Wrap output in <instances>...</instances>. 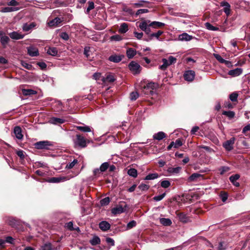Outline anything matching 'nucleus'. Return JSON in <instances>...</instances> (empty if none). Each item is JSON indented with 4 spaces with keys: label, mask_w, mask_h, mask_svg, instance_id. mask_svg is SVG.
Instances as JSON below:
<instances>
[{
    "label": "nucleus",
    "mask_w": 250,
    "mask_h": 250,
    "mask_svg": "<svg viewBox=\"0 0 250 250\" xmlns=\"http://www.w3.org/2000/svg\"><path fill=\"white\" fill-rule=\"evenodd\" d=\"M74 146L75 148H80L85 147L87 143L84 137L80 134H77L73 139Z\"/></svg>",
    "instance_id": "nucleus-1"
},
{
    "label": "nucleus",
    "mask_w": 250,
    "mask_h": 250,
    "mask_svg": "<svg viewBox=\"0 0 250 250\" xmlns=\"http://www.w3.org/2000/svg\"><path fill=\"white\" fill-rule=\"evenodd\" d=\"M176 61V59L172 56H169L168 59L164 58L162 59L163 63L162 65L159 66V68L161 70H165L168 66L174 63Z\"/></svg>",
    "instance_id": "nucleus-2"
},
{
    "label": "nucleus",
    "mask_w": 250,
    "mask_h": 250,
    "mask_svg": "<svg viewBox=\"0 0 250 250\" xmlns=\"http://www.w3.org/2000/svg\"><path fill=\"white\" fill-rule=\"evenodd\" d=\"M150 21L149 20L143 21L139 25V28L149 36L151 34L150 27H152V25H150Z\"/></svg>",
    "instance_id": "nucleus-3"
},
{
    "label": "nucleus",
    "mask_w": 250,
    "mask_h": 250,
    "mask_svg": "<svg viewBox=\"0 0 250 250\" xmlns=\"http://www.w3.org/2000/svg\"><path fill=\"white\" fill-rule=\"evenodd\" d=\"M128 67L134 74H139L141 71V67L140 64L134 61H132L129 63Z\"/></svg>",
    "instance_id": "nucleus-4"
},
{
    "label": "nucleus",
    "mask_w": 250,
    "mask_h": 250,
    "mask_svg": "<svg viewBox=\"0 0 250 250\" xmlns=\"http://www.w3.org/2000/svg\"><path fill=\"white\" fill-rule=\"evenodd\" d=\"M37 25V23L35 22L30 23H25L22 25V29L24 32L30 33L34 29L36 28Z\"/></svg>",
    "instance_id": "nucleus-5"
},
{
    "label": "nucleus",
    "mask_w": 250,
    "mask_h": 250,
    "mask_svg": "<svg viewBox=\"0 0 250 250\" xmlns=\"http://www.w3.org/2000/svg\"><path fill=\"white\" fill-rule=\"evenodd\" d=\"M50 145V142L47 141H40L35 144V147L39 149H48Z\"/></svg>",
    "instance_id": "nucleus-6"
},
{
    "label": "nucleus",
    "mask_w": 250,
    "mask_h": 250,
    "mask_svg": "<svg viewBox=\"0 0 250 250\" xmlns=\"http://www.w3.org/2000/svg\"><path fill=\"white\" fill-rule=\"evenodd\" d=\"M235 142V138H232L230 140L224 142L223 144V147L227 151H230L233 148V145Z\"/></svg>",
    "instance_id": "nucleus-7"
},
{
    "label": "nucleus",
    "mask_w": 250,
    "mask_h": 250,
    "mask_svg": "<svg viewBox=\"0 0 250 250\" xmlns=\"http://www.w3.org/2000/svg\"><path fill=\"white\" fill-rule=\"evenodd\" d=\"M195 76V72L193 70L186 71L184 74L185 80L188 82L192 81L194 79Z\"/></svg>",
    "instance_id": "nucleus-8"
},
{
    "label": "nucleus",
    "mask_w": 250,
    "mask_h": 250,
    "mask_svg": "<svg viewBox=\"0 0 250 250\" xmlns=\"http://www.w3.org/2000/svg\"><path fill=\"white\" fill-rule=\"evenodd\" d=\"M150 4L149 1L144 0H139L137 2L132 3V5L136 8L138 7H148L150 6L148 5Z\"/></svg>",
    "instance_id": "nucleus-9"
},
{
    "label": "nucleus",
    "mask_w": 250,
    "mask_h": 250,
    "mask_svg": "<svg viewBox=\"0 0 250 250\" xmlns=\"http://www.w3.org/2000/svg\"><path fill=\"white\" fill-rule=\"evenodd\" d=\"M203 179V175L198 173H194L188 177V180L189 182H197Z\"/></svg>",
    "instance_id": "nucleus-10"
},
{
    "label": "nucleus",
    "mask_w": 250,
    "mask_h": 250,
    "mask_svg": "<svg viewBox=\"0 0 250 250\" xmlns=\"http://www.w3.org/2000/svg\"><path fill=\"white\" fill-rule=\"evenodd\" d=\"M100 229L104 231L108 230L110 228V224L106 221H103L99 223Z\"/></svg>",
    "instance_id": "nucleus-11"
},
{
    "label": "nucleus",
    "mask_w": 250,
    "mask_h": 250,
    "mask_svg": "<svg viewBox=\"0 0 250 250\" xmlns=\"http://www.w3.org/2000/svg\"><path fill=\"white\" fill-rule=\"evenodd\" d=\"M124 57L123 55H112L108 58V60L115 63L119 62Z\"/></svg>",
    "instance_id": "nucleus-12"
},
{
    "label": "nucleus",
    "mask_w": 250,
    "mask_h": 250,
    "mask_svg": "<svg viewBox=\"0 0 250 250\" xmlns=\"http://www.w3.org/2000/svg\"><path fill=\"white\" fill-rule=\"evenodd\" d=\"M28 54L31 57H35L39 55V51L37 48L33 46H29L27 48Z\"/></svg>",
    "instance_id": "nucleus-13"
},
{
    "label": "nucleus",
    "mask_w": 250,
    "mask_h": 250,
    "mask_svg": "<svg viewBox=\"0 0 250 250\" xmlns=\"http://www.w3.org/2000/svg\"><path fill=\"white\" fill-rule=\"evenodd\" d=\"M221 6L224 7V12L227 16H229L230 12V4L227 1H223L221 3Z\"/></svg>",
    "instance_id": "nucleus-14"
},
{
    "label": "nucleus",
    "mask_w": 250,
    "mask_h": 250,
    "mask_svg": "<svg viewBox=\"0 0 250 250\" xmlns=\"http://www.w3.org/2000/svg\"><path fill=\"white\" fill-rule=\"evenodd\" d=\"M14 133L17 139L19 140H21L22 139L23 135L21 133V128L20 126H16L14 127Z\"/></svg>",
    "instance_id": "nucleus-15"
},
{
    "label": "nucleus",
    "mask_w": 250,
    "mask_h": 250,
    "mask_svg": "<svg viewBox=\"0 0 250 250\" xmlns=\"http://www.w3.org/2000/svg\"><path fill=\"white\" fill-rule=\"evenodd\" d=\"M62 21V19L58 17L55 18L48 22L50 26L56 27Z\"/></svg>",
    "instance_id": "nucleus-16"
},
{
    "label": "nucleus",
    "mask_w": 250,
    "mask_h": 250,
    "mask_svg": "<svg viewBox=\"0 0 250 250\" xmlns=\"http://www.w3.org/2000/svg\"><path fill=\"white\" fill-rule=\"evenodd\" d=\"M10 37L13 40H20L24 38V35L16 31L9 33Z\"/></svg>",
    "instance_id": "nucleus-17"
},
{
    "label": "nucleus",
    "mask_w": 250,
    "mask_h": 250,
    "mask_svg": "<svg viewBox=\"0 0 250 250\" xmlns=\"http://www.w3.org/2000/svg\"><path fill=\"white\" fill-rule=\"evenodd\" d=\"M242 73V69L241 68H236L235 69L230 70L229 71L228 74L233 76H238L241 74Z\"/></svg>",
    "instance_id": "nucleus-18"
},
{
    "label": "nucleus",
    "mask_w": 250,
    "mask_h": 250,
    "mask_svg": "<svg viewBox=\"0 0 250 250\" xmlns=\"http://www.w3.org/2000/svg\"><path fill=\"white\" fill-rule=\"evenodd\" d=\"M125 209L122 206H118L116 207L113 208L111 209V213L114 215L121 214L125 212Z\"/></svg>",
    "instance_id": "nucleus-19"
},
{
    "label": "nucleus",
    "mask_w": 250,
    "mask_h": 250,
    "mask_svg": "<svg viewBox=\"0 0 250 250\" xmlns=\"http://www.w3.org/2000/svg\"><path fill=\"white\" fill-rule=\"evenodd\" d=\"M192 39V37L187 33H184L179 35L178 40L181 41H189Z\"/></svg>",
    "instance_id": "nucleus-20"
},
{
    "label": "nucleus",
    "mask_w": 250,
    "mask_h": 250,
    "mask_svg": "<svg viewBox=\"0 0 250 250\" xmlns=\"http://www.w3.org/2000/svg\"><path fill=\"white\" fill-rule=\"evenodd\" d=\"M67 180L65 177H52L48 180L49 183H57L61 182H63Z\"/></svg>",
    "instance_id": "nucleus-21"
},
{
    "label": "nucleus",
    "mask_w": 250,
    "mask_h": 250,
    "mask_svg": "<svg viewBox=\"0 0 250 250\" xmlns=\"http://www.w3.org/2000/svg\"><path fill=\"white\" fill-rule=\"evenodd\" d=\"M166 137V134L163 131H159L153 135V138L158 141L162 140Z\"/></svg>",
    "instance_id": "nucleus-22"
},
{
    "label": "nucleus",
    "mask_w": 250,
    "mask_h": 250,
    "mask_svg": "<svg viewBox=\"0 0 250 250\" xmlns=\"http://www.w3.org/2000/svg\"><path fill=\"white\" fill-rule=\"evenodd\" d=\"M5 222L12 227H15L18 224V221L10 217H6L5 219Z\"/></svg>",
    "instance_id": "nucleus-23"
},
{
    "label": "nucleus",
    "mask_w": 250,
    "mask_h": 250,
    "mask_svg": "<svg viewBox=\"0 0 250 250\" xmlns=\"http://www.w3.org/2000/svg\"><path fill=\"white\" fill-rule=\"evenodd\" d=\"M181 170V167H169L167 169V171L170 174H175L179 173Z\"/></svg>",
    "instance_id": "nucleus-24"
},
{
    "label": "nucleus",
    "mask_w": 250,
    "mask_h": 250,
    "mask_svg": "<svg viewBox=\"0 0 250 250\" xmlns=\"http://www.w3.org/2000/svg\"><path fill=\"white\" fill-rule=\"evenodd\" d=\"M177 216L179 220L183 223H187L189 221V218L187 215L184 213H179L177 214Z\"/></svg>",
    "instance_id": "nucleus-25"
},
{
    "label": "nucleus",
    "mask_w": 250,
    "mask_h": 250,
    "mask_svg": "<svg viewBox=\"0 0 250 250\" xmlns=\"http://www.w3.org/2000/svg\"><path fill=\"white\" fill-rule=\"evenodd\" d=\"M136 53V51L132 48H129L126 50V56L128 59L133 58Z\"/></svg>",
    "instance_id": "nucleus-26"
},
{
    "label": "nucleus",
    "mask_w": 250,
    "mask_h": 250,
    "mask_svg": "<svg viewBox=\"0 0 250 250\" xmlns=\"http://www.w3.org/2000/svg\"><path fill=\"white\" fill-rule=\"evenodd\" d=\"M163 33V31L159 30L156 33H153L150 34L149 35V39L147 41H148L149 40H151L153 38H155L157 40H159V37L162 35Z\"/></svg>",
    "instance_id": "nucleus-27"
},
{
    "label": "nucleus",
    "mask_w": 250,
    "mask_h": 250,
    "mask_svg": "<svg viewBox=\"0 0 250 250\" xmlns=\"http://www.w3.org/2000/svg\"><path fill=\"white\" fill-rule=\"evenodd\" d=\"M58 51L57 48L55 47H50L48 48L47 53L52 56H56L58 55Z\"/></svg>",
    "instance_id": "nucleus-28"
},
{
    "label": "nucleus",
    "mask_w": 250,
    "mask_h": 250,
    "mask_svg": "<svg viewBox=\"0 0 250 250\" xmlns=\"http://www.w3.org/2000/svg\"><path fill=\"white\" fill-rule=\"evenodd\" d=\"M103 80L104 83H113L115 81V78L113 75L109 74L104 78Z\"/></svg>",
    "instance_id": "nucleus-29"
},
{
    "label": "nucleus",
    "mask_w": 250,
    "mask_h": 250,
    "mask_svg": "<svg viewBox=\"0 0 250 250\" xmlns=\"http://www.w3.org/2000/svg\"><path fill=\"white\" fill-rule=\"evenodd\" d=\"M160 222L161 224L165 226H170L172 224V221L169 218H160Z\"/></svg>",
    "instance_id": "nucleus-30"
},
{
    "label": "nucleus",
    "mask_w": 250,
    "mask_h": 250,
    "mask_svg": "<svg viewBox=\"0 0 250 250\" xmlns=\"http://www.w3.org/2000/svg\"><path fill=\"white\" fill-rule=\"evenodd\" d=\"M19 10L18 7H5L1 9V12L3 13L11 12L13 11H16Z\"/></svg>",
    "instance_id": "nucleus-31"
},
{
    "label": "nucleus",
    "mask_w": 250,
    "mask_h": 250,
    "mask_svg": "<svg viewBox=\"0 0 250 250\" xmlns=\"http://www.w3.org/2000/svg\"><path fill=\"white\" fill-rule=\"evenodd\" d=\"M9 41V38L7 36H2L0 37V42L4 48L6 47Z\"/></svg>",
    "instance_id": "nucleus-32"
},
{
    "label": "nucleus",
    "mask_w": 250,
    "mask_h": 250,
    "mask_svg": "<svg viewBox=\"0 0 250 250\" xmlns=\"http://www.w3.org/2000/svg\"><path fill=\"white\" fill-rule=\"evenodd\" d=\"M157 84L156 83L150 82L148 83L146 86H144L145 89H150V93H152V90H153L156 88Z\"/></svg>",
    "instance_id": "nucleus-33"
},
{
    "label": "nucleus",
    "mask_w": 250,
    "mask_h": 250,
    "mask_svg": "<svg viewBox=\"0 0 250 250\" xmlns=\"http://www.w3.org/2000/svg\"><path fill=\"white\" fill-rule=\"evenodd\" d=\"M76 127L79 130L83 132H89L91 131V128L89 126H77Z\"/></svg>",
    "instance_id": "nucleus-34"
},
{
    "label": "nucleus",
    "mask_w": 250,
    "mask_h": 250,
    "mask_svg": "<svg viewBox=\"0 0 250 250\" xmlns=\"http://www.w3.org/2000/svg\"><path fill=\"white\" fill-rule=\"evenodd\" d=\"M100 239L97 236H94L93 238L90 240V243L92 246H96L100 243Z\"/></svg>",
    "instance_id": "nucleus-35"
},
{
    "label": "nucleus",
    "mask_w": 250,
    "mask_h": 250,
    "mask_svg": "<svg viewBox=\"0 0 250 250\" xmlns=\"http://www.w3.org/2000/svg\"><path fill=\"white\" fill-rule=\"evenodd\" d=\"M128 30V25L126 23H123L121 24L119 32L121 33H125Z\"/></svg>",
    "instance_id": "nucleus-36"
},
{
    "label": "nucleus",
    "mask_w": 250,
    "mask_h": 250,
    "mask_svg": "<svg viewBox=\"0 0 250 250\" xmlns=\"http://www.w3.org/2000/svg\"><path fill=\"white\" fill-rule=\"evenodd\" d=\"M50 122L53 124H62L64 122V120L61 118L53 117L51 118Z\"/></svg>",
    "instance_id": "nucleus-37"
},
{
    "label": "nucleus",
    "mask_w": 250,
    "mask_h": 250,
    "mask_svg": "<svg viewBox=\"0 0 250 250\" xmlns=\"http://www.w3.org/2000/svg\"><path fill=\"white\" fill-rule=\"evenodd\" d=\"M165 24L163 22H159V21H152L150 22V25H152V27L156 28L157 27H161L164 26Z\"/></svg>",
    "instance_id": "nucleus-38"
},
{
    "label": "nucleus",
    "mask_w": 250,
    "mask_h": 250,
    "mask_svg": "<svg viewBox=\"0 0 250 250\" xmlns=\"http://www.w3.org/2000/svg\"><path fill=\"white\" fill-rule=\"evenodd\" d=\"M22 94L25 96L32 95L36 94V91L29 89H23L22 90Z\"/></svg>",
    "instance_id": "nucleus-39"
},
{
    "label": "nucleus",
    "mask_w": 250,
    "mask_h": 250,
    "mask_svg": "<svg viewBox=\"0 0 250 250\" xmlns=\"http://www.w3.org/2000/svg\"><path fill=\"white\" fill-rule=\"evenodd\" d=\"M159 177V175L158 173H151L147 175L145 178V180H154L155 179H157Z\"/></svg>",
    "instance_id": "nucleus-40"
},
{
    "label": "nucleus",
    "mask_w": 250,
    "mask_h": 250,
    "mask_svg": "<svg viewBox=\"0 0 250 250\" xmlns=\"http://www.w3.org/2000/svg\"><path fill=\"white\" fill-rule=\"evenodd\" d=\"M222 114L227 116L229 119H232L235 116V113L232 111H224Z\"/></svg>",
    "instance_id": "nucleus-41"
},
{
    "label": "nucleus",
    "mask_w": 250,
    "mask_h": 250,
    "mask_svg": "<svg viewBox=\"0 0 250 250\" xmlns=\"http://www.w3.org/2000/svg\"><path fill=\"white\" fill-rule=\"evenodd\" d=\"M127 173L133 178H136L137 176V171L135 168H130L128 169Z\"/></svg>",
    "instance_id": "nucleus-42"
},
{
    "label": "nucleus",
    "mask_w": 250,
    "mask_h": 250,
    "mask_svg": "<svg viewBox=\"0 0 250 250\" xmlns=\"http://www.w3.org/2000/svg\"><path fill=\"white\" fill-rule=\"evenodd\" d=\"M205 25L206 28L209 30L217 31L219 30V28L218 27L213 26L209 22H206Z\"/></svg>",
    "instance_id": "nucleus-43"
},
{
    "label": "nucleus",
    "mask_w": 250,
    "mask_h": 250,
    "mask_svg": "<svg viewBox=\"0 0 250 250\" xmlns=\"http://www.w3.org/2000/svg\"><path fill=\"white\" fill-rule=\"evenodd\" d=\"M170 185V182L168 180H165L161 182V186L165 188H168Z\"/></svg>",
    "instance_id": "nucleus-44"
},
{
    "label": "nucleus",
    "mask_w": 250,
    "mask_h": 250,
    "mask_svg": "<svg viewBox=\"0 0 250 250\" xmlns=\"http://www.w3.org/2000/svg\"><path fill=\"white\" fill-rule=\"evenodd\" d=\"M110 201V200L109 197H106L102 199L100 201V204L102 206H106L109 204Z\"/></svg>",
    "instance_id": "nucleus-45"
},
{
    "label": "nucleus",
    "mask_w": 250,
    "mask_h": 250,
    "mask_svg": "<svg viewBox=\"0 0 250 250\" xmlns=\"http://www.w3.org/2000/svg\"><path fill=\"white\" fill-rule=\"evenodd\" d=\"M40 250H54L50 243L45 244L40 249Z\"/></svg>",
    "instance_id": "nucleus-46"
},
{
    "label": "nucleus",
    "mask_w": 250,
    "mask_h": 250,
    "mask_svg": "<svg viewBox=\"0 0 250 250\" xmlns=\"http://www.w3.org/2000/svg\"><path fill=\"white\" fill-rule=\"evenodd\" d=\"M78 163V160L76 159H74L72 162L68 163L66 166V168L67 169H71Z\"/></svg>",
    "instance_id": "nucleus-47"
},
{
    "label": "nucleus",
    "mask_w": 250,
    "mask_h": 250,
    "mask_svg": "<svg viewBox=\"0 0 250 250\" xmlns=\"http://www.w3.org/2000/svg\"><path fill=\"white\" fill-rule=\"evenodd\" d=\"M21 63L23 67L28 70H31L32 68V65L31 64L27 63L25 61H21Z\"/></svg>",
    "instance_id": "nucleus-48"
},
{
    "label": "nucleus",
    "mask_w": 250,
    "mask_h": 250,
    "mask_svg": "<svg viewBox=\"0 0 250 250\" xmlns=\"http://www.w3.org/2000/svg\"><path fill=\"white\" fill-rule=\"evenodd\" d=\"M111 41H120L122 40V37L119 35H115L110 38Z\"/></svg>",
    "instance_id": "nucleus-49"
},
{
    "label": "nucleus",
    "mask_w": 250,
    "mask_h": 250,
    "mask_svg": "<svg viewBox=\"0 0 250 250\" xmlns=\"http://www.w3.org/2000/svg\"><path fill=\"white\" fill-rule=\"evenodd\" d=\"M109 167V164L107 162L103 163L100 166L101 171H105Z\"/></svg>",
    "instance_id": "nucleus-50"
},
{
    "label": "nucleus",
    "mask_w": 250,
    "mask_h": 250,
    "mask_svg": "<svg viewBox=\"0 0 250 250\" xmlns=\"http://www.w3.org/2000/svg\"><path fill=\"white\" fill-rule=\"evenodd\" d=\"M148 12H149V11L147 9H140L137 11V12L135 14V16L137 17L138 15H139L140 14H142L144 13H147Z\"/></svg>",
    "instance_id": "nucleus-51"
},
{
    "label": "nucleus",
    "mask_w": 250,
    "mask_h": 250,
    "mask_svg": "<svg viewBox=\"0 0 250 250\" xmlns=\"http://www.w3.org/2000/svg\"><path fill=\"white\" fill-rule=\"evenodd\" d=\"M88 6L86 8V13L88 14L90 10L94 9V3L93 1H88Z\"/></svg>",
    "instance_id": "nucleus-52"
},
{
    "label": "nucleus",
    "mask_w": 250,
    "mask_h": 250,
    "mask_svg": "<svg viewBox=\"0 0 250 250\" xmlns=\"http://www.w3.org/2000/svg\"><path fill=\"white\" fill-rule=\"evenodd\" d=\"M238 96V95L237 93L233 92L229 95V98L230 100L232 102H235L237 100Z\"/></svg>",
    "instance_id": "nucleus-53"
},
{
    "label": "nucleus",
    "mask_w": 250,
    "mask_h": 250,
    "mask_svg": "<svg viewBox=\"0 0 250 250\" xmlns=\"http://www.w3.org/2000/svg\"><path fill=\"white\" fill-rule=\"evenodd\" d=\"M227 248V245L224 242H220L217 249L218 250H225Z\"/></svg>",
    "instance_id": "nucleus-54"
},
{
    "label": "nucleus",
    "mask_w": 250,
    "mask_h": 250,
    "mask_svg": "<svg viewBox=\"0 0 250 250\" xmlns=\"http://www.w3.org/2000/svg\"><path fill=\"white\" fill-rule=\"evenodd\" d=\"M183 142L181 139H178L174 142V147L177 148L183 145Z\"/></svg>",
    "instance_id": "nucleus-55"
},
{
    "label": "nucleus",
    "mask_w": 250,
    "mask_h": 250,
    "mask_svg": "<svg viewBox=\"0 0 250 250\" xmlns=\"http://www.w3.org/2000/svg\"><path fill=\"white\" fill-rule=\"evenodd\" d=\"M230 168L228 167L224 166L220 168L219 171L221 175L224 174L225 173L229 171Z\"/></svg>",
    "instance_id": "nucleus-56"
},
{
    "label": "nucleus",
    "mask_w": 250,
    "mask_h": 250,
    "mask_svg": "<svg viewBox=\"0 0 250 250\" xmlns=\"http://www.w3.org/2000/svg\"><path fill=\"white\" fill-rule=\"evenodd\" d=\"M139 97V94L136 92H132L130 94V99L131 101L136 100Z\"/></svg>",
    "instance_id": "nucleus-57"
},
{
    "label": "nucleus",
    "mask_w": 250,
    "mask_h": 250,
    "mask_svg": "<svg viewBox=\"0 0 250 250\" xmlns=\"http://www.w3.org/2000/svg\"><path fill=\"white\" fill-rule=\"evenodd\" d=\"M166 196V193H164L162 194L155 196L153 197V199L155 201H160L162 200Z\"/></svg>",
    "instance_id": "nucleus-58"
},
{
    "label": "nucleus",
    "mask_w": 250,
    "mask_h": 250,
    "mask_svg": "<svg viewBox=\"0 0 250 250\" xmlns=\"http://www.w3.org/2000/svg\"><path fill=\"white\" fill-rule=\"evenodd\" d=\"M240 178V175L239 174H235L231 175L229 177V180L231 183L234 182L236 181Z\"/></svg>",
    "instance_id": "nucleus-59"
},
{
    "label": "nucleus",
    "mask_w": 250,
    "mask_h": 250,
    "mask_svg": "<svg viewBox=\"0 0 250 250\" xmlns=\"http://www.w3.org/2000/svg\"><path fill=\"white\" fill-rule=\"evenodd\" d=\"M136 225V222L135 221H134V220L131 221L127 224V229H130L135 227Z\"/></svg>",
    "instance_id": "nucleus-60"
},
{
    "label": "nucleus",
    "mask_w": 250,
    "mask_h": 250,
    "mask_svg": "<svg viewBox=\"0 0 250 250\" xmlns=\"http://www.w3.org/2000/svg\"><path fill=\"white\" fill-rule=\"evenodd\" d=\"M73 222L71 221H70L67 223L65 224V227L68 229L69 230H72L76 229H75L73 228Z\"/></svg>",
    "instance_id": "nucleus-61"
},
{
    "label": "nucleus",
    "mask_w": 250,
    "mask_h": 250,
    "mask_svg": "<svg viewBox=\"0 0 250 250\" xmlns=\"http://www.w3.org/2000/svg\"><path fill=\"white\" fill-rule=\"evenodd\" d=\"M149 186L145 184H140L138 188L142 190H147L149 188Z\"/></svg>",
    "instance_id": "nucleus-62"
},
{
    "label": "nucleus",
    "mask_w": 250,
    "mask_h": 250,
    "mask_svg": "<svg viewBox=\"0 0 250 250\" xmlns=\"http://www.w3.org/2000/svg\"><path fill=\"white\" fill-rule=\"evenodd\" d=\"M214 56L215 58V59L221 63H224L225 62V59L222 58V57L217 54H214Z\"/></svg>",
    "instance_id": "nucleus-63"
},
{
    "label": "nucleus",
    "mask_w": 250,
    "mask_h": 250,
    "mask_svg": "<svg viewBox=\"0 0 250 250\" xmlns=\"http://www.w3.org/2000/svg\"><path fill=\"white\" fill-rule=\"evenodd\" d=\"M7 5L9 6H18L19 3L16 0H10L7 2Z\"/></svg>",
    "instance_id": "nucleus-64"
}]
</instances>
